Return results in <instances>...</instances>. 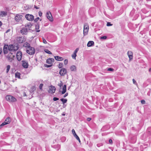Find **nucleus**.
Listing matches in <instances>:
<instances>
[{
  "label": "nucleus",
  "instance_id": "f257e3e1",
  "mask_svg": "<svg viewBox=\"0 0 151 151\" xmlns=\"http://www.w3.org/2000/svg\"><path fill=\"white\" fill-rule=\"evenodd\" d=\"M32 25L30 23L26 24L25 27L20 30V32L22 35H27L28 31L30 30Z\"/></svg>",
  "mask_w": 151,
  "mask_h": 151
},
{
  "label": "nucleus",
  "instance_id": "f03ea898",
  "mask_svg": "<svg viewBox=\"0 0 151 151\" xmlns=\"http://www.w3.org/2000/svg\"><path fill=\"white\" fill-rule=\"evenodd\" d=\"M6 99L8 101L12 102H15L17 101L15 97L10 95L6 96Z\"/></svg>",
  "mask_w": 151,
  "mask_h": 151
},
{
  "label": "nucleus",
  "instance_id": "7ed1b4c3",
  "mask_svg": "<svg viewBox=\"0 0 151 151\" xmlns=\"http://www.w3.org/2000/svg\"><path fill=\"white\" fill-rule=\"evenodd\" d=\"M26 52L29 55H33L35 53V49L34 47L30 46L26 50Z\"/></svg>",
  "mask_w": 151,
  "mask_h": 151
},
{
  "label": "nucleus",
  "instance_id": "20e7f679",
  "mask_svg": "<svg viewBox=\"0 0 151 151\" xmlns=\"http://www.w3.org/2000/svg\"><path fill=\"white\" fill-rule=\"evenodd\" d=\"M6 58L7 59L8 61L10 62H12L13 60H14V58L15 57L14 55H13L12 53L11 52H9L7 55L6 56Z\"/></svg>",
  "mask_w": 151,
  "mask_h": 151
},
{
  "label": "nucleus",
  "instance_id": "39448f33",
  "mask_svg": "<svg viewBox=\"0 0 151 151\" xmlns=\"http://www.w3.org/2000/svg\"><path fill=\"white\" fill-rule=\"evenodd\" d=\"M89 29L88 24H85L84 25V29L83 34L84 35H86L88 34Z\"/></svg>",
  "mask_w": 151,
  "mask_h": 151
},
{
  "label": "nucleus",
  "instance_id": "423d86ee",
  "mask_svg": "<svg viewBox=\"0 0 151 151\" xmlns=\"http://www.w3.org/2000/svg\"><path fill=\"white\" fill-rule=\"evenodd\" d=\"M18 47L17 46H14L13 45H10L8 46V50L10 51H15L17 50Z\"/></svg>",
  "mask_w": 151,
  "mask_h": 151
},
{
  "label": "nucleus",
  "instance_id": "0eeeda50",
  "mask_svg": "<svg viewBox=\"0 0 151 151\" xmlns=\"http://www.w3.org/2000/svg\"><path fill=\"white\" fill-rule=\"evenodd\" d=\"M22 15L17 14L15 17V20L17 22H21L22 21Z\"/></svg>",
  "mask_w": 151,
  "mask_h": 151
},
{
  "label": "nucleus",
  "instance_id": "6e6552de",
  "mask_svg": "<svg viewBox=\"0 0 151 151\" xmlns=\"http://www.w3.org/2000/svg\"><path fill=\"white\" fill-rule=\"evenodd\" d=\"M22 56V52L20 51H18L17 53L16 57L18 61H20L21 60Z\"/></svg>",
  "mask_w": 151,
  "mask_h": 151
},
{
  "label": "nucleus",
  "instance_id": "1a4fd4ad",
  "mask_svg": "<svg viewBox=\"0 0 151 151\" xmlns=\"http://www.w3.org/2000/svg\"><path fill=\"white\" fill-rule=\"evenodd\" d=\"M25 18L29 21H32L34 19V16L32 15L27 14L26 15Z\"/></svg>",
  "mask_w": 151,
  "mask_h": 151
},
{
  "label": "nucleus",
  "instance_id": "9d476101",
  "mask_svg": "<svg viewBox=\"0 0 151 151\" xmlns=\"http://www.w3.org/2000/svg\"><path fill=\"white\" fill-rule=\"evenodd\" d=\"M67 72L66 69L65 68H63L60 70L59 74L61 76H64Z\"/></svg>",
  "mask_w": 151,
  "mask_h": 151
},
{
  "label": "nucleus",
  "instance_id": "9b49d317",
  "mask_svg": "<svg viewBox=\"0 0 151 151\" xmlns=\"http://www.w3.org/2000/svg\"><path fill=\"white\" fill-rule=\"evenodd\" d=\"M46 17L50 21L52 22L53 21V19L50 12H47V13Z\"/></svg>",
  "mask_w": 151,
  "mask_h": 151
},
{
  "label": "nucleus",
  "instance_id": "f8f14e48",
  "mask_svg": "<svg viewBox=\"0 0 151 151\" xmlns=\"http://www.w3.org/2000/svg\"><path fill=\"white\" fill-rule=\"evenodd\" d=\"M56 88L54 86H51L50 87L48 92L49 93H53L55 92Z\"/></svg>",
  "mask_w": 151,
  "mask_h": 151
},
{
  "label": "nucleus",
  "instance_id": "ddd939ff",
  "mask_svg": "<svg viewBox=\"0 0 151 151\" xmlns=\"http://www.w3.org/2000/svg\"><path fill=\"white\" fill-rule=\"evenodd\" d=\"M127 54L129 59L130 60H132L133 58V52L131 51H128Z\"/></svg>",
  "mask_w": 151,
  "mask_h": 151
},
{
  "label": "nucleus",
  "instance_id": "4468645a",
  "mask_svg": "<svg viewBox=\"0 0 151 151\" xmlns=\"http://www.w3.org/2000/svg\"><path fill=\"white\" fill-rule=\"evenodd\" d=\"M18 43H22L24 42V39L22 37H17L16 39Z\"/></svg>",
  "mask_w": 151,
  "mask_h": 151
},
{
  "label": "nucleus",
  "instance_id": "2eb2a0df",
  "mask_svg": "<svg viewBox=\"0 0 151 151\" xmlns=\"http://www.w3.org/2000/svg\"><path fill=\"white\" fill-rule=\"evenodd\" d=\"M3 52L4 54H7L8 53V45H5L3 47Z\"/></svg>",
  "mask_w": 151,
  "mask_h": 151
},
{
  "label": "nucleus",
  "instance_id": "dca6fc26",
  "mask_svg": "<svg viewBox=\"0 0 151 151\" xmlns=\"http://www.w3.org/2000/svg\"><path fill=\"white\" fill-rule=\"evenodd\" d=\"M22 66L24 68H27L28 66V63L24 61H22Z\"/></svg>",
  "mask_w": 151,
  "mask_h": 151
},
{
  "label": "nucleus",
  "instance_id": "f3484780",
  "mask_svg": "<svg viewBox=\"0 0 151 151\" xmlns=\"http://www.w3.org/2000/svg\"><path fill=\"white\" fill-rule=\"evenodd\" d=\"M54 60L53 58H49L47 59L46 60V63L48 64H52L53 63Z\"/></svg>",
  "mask_w": 151,
  "mask_h": 151
},
{
  "label": "nucleus",
  "instance_id": "a211bd4d",
  "mask_svg": "<svg viewBox=\"0 0 151 151\" xmlns=\"http://www.w3.org/2000/svg\"><path fill=\"white\" fill-rule=\"evenodd\" d=\"M58 61H60L63 60V58L61 57L56 56L54 57Z\"/></svg>",
  "mask_w": 151,
  "mask_h": 151
},
{
  "label": "nucleus",
  "instance_id": "6ab92c4d",
  "mask_svg": "<svg viewBox=\"0 0 151 151\" xmlns=\"http://www.w3.org/2000/svg\"><path fill=\"white\" fill-rule=\"evenodd\" d=\"M7 12L4 11H1L0 14V16L2 17L5 16L7 15Z\"/></svg>",
  "mask_w": 151,
  "mask_h": 151
},
{
  "label": "nucleus",
  "instance_id": "aec40b11",
  "mask_svg": "<svg viewBox=\"0 0 151 151\" xmlns=\"http://www.w3.org/2000/svg\"><path fill=\"white\" fill-rule=\"evenodd\" d=\"M94 42L93 41H90L88 42L87 44V46L88 47H90L94 45Z\"/></svg>",
  "mask_w": 151,
  "mask_h": 151
},
{
  "label": "nucleus",
  "instance_id": "412c9836",
  "mask_svg": "<svg viewBox=\"0 0 151 151\" xmlns=\"http://www.w3.org/2000/svg\"><path fill=\"white\" fill-rule=\"evenodd\" d=\"M66 91V86L65 85H64L63 87V91H62V93L63 94L65 93Z\"/></svg>",
  "mask_w": 151,
  "mask_h": 151
},
{
  "label": "nucleus",
  "instance_id": "4be33fe9",
  "mask_svg": "<svg viewBox=\"0 0 151 151\" xmlns=\"http://www.w3.org/2000/svg\"><path fill=\"white\" fill-rule=\"evenodd\" d=\"M70 69L72 71H75L76 70V67L74 65H73L70 67Z\"/></svg>",
  "mask_w": 151,
  "mask_h": 151
},
{
  "label": "nucleus",
  "instance_id": "5701e85b",
  "mask_svg": "<svg viewBox=\"0 0 151 151\" xmlns=\"http://www.w3.org/2000/svg\"><path fill=\"white\" fill-rule=\"evenodd\" d=\"M23 46L24 47L26 48L27 49L30 47V45L27 42L25 43Z\"/></svg>",
  "mask_w": 151,
  "mask_h": 151
},
{
  "label": "nucleus",
  "instance_id": "b1692460",
  "mask_svg": "<svg viewBox=\"0 0 151 151\" xmlns=\"http://www.w3.org/2000/svg\"><path fill=\"white\" fill-rule=\"evenodd\" d=\"M60 100L62 102V103L63 104L66 103L67 101V100L66 99L63 98L60 99Z\"/></svg>",
  "mask_w": 151,
  "mask_h": 151
},
{
  "label": "nucleus",
  "instance_id": "393cba45",
  "mask_svg": "<svg viewBox=\"0 0 151 151\" xmlns=\"http://www.w3.org/2000/svg\"><path fill=\"white\" fill-rule=\"evenodd\" d=\"M20 73L18 72H17L15 74V77L16 78H20Z\"/></svg>",
  "mask_w": 151,
  "mask_h": 151
},
{
  "label": "nucleus",
  "instance_id": "a878e982",
  "mask_svg": "<svg viewBox=\"0 0 151 151\" xmlns=\"http://www.w3.org/2000/svg\"><path fill=\"white\" fill-rule=\"evenodd\" d=\"M5 122H6V123H8V124H9L11 122V119L10 117H8L6 119Z\"/></svg>",
  "mask_w": 151,
  "mask_h": 151
},
{
  "label": "nucleus",
  "instance_id": "bb28decb",
  "mask_svg": "<svg viewBox=\"0 0 151 151\" xmlns=\"http://www.w3.org/2000/svg\"><path fill=\"white\" fill-rule=\"evenodd\" d=\"M11 66L9 65H8L6 66V73H8L10 69Z\"/></svg>",
  "mask_w": 151,
  "mask_h": 151
},
{
  "label": "nucleus",
  "instance_id": "cd10ccee",
  "mask_svg": "<svg viewBox=\"0 0 151 151\" xmlns=\"http://www.w3.org/2000/svg\"><path fill=\"white\" fill-rule=\"evenodd\" d=\"M39 25H37L35 27L36 30L37 32H39L40 30H39Z\"/></svg>",
  "mask_w": 151,
  "mask_h": 151
},
{
  "label": "nucleus",
  "instance_id": "c85d7f7f",
  "mask_svg": "<svg viewBox=\"0 0 151 151\" xmlns=\"http://www.w3.org/2000/svg\"><path fill=\"white\" fill-rule=\"evenodd\" d=\"M7 124H8V123H6V122L5 121L3 123H2L0 125V129H1L3 126H4V125Z\"/></svg>",
  "mask_w": 151,
  "mask_h": 151
},
{
  "label": "nucleus",
  "instance_id": "c756f323",
  "mask_svg": "<svg viewBox=\"0 0 151 151\" xmlns=\"http://www.w3.org/2000/svg\"><path fill=\"white\" fill-rule=\"evenodd\" d=\"M44 51L47 54H52V52L48 49H45L44 50Z\"/></svg>",
  "mask_w": 151,
  "mask_h": 151
},
{
  "label": "nucleus",
  "instance_id": "7c9ffc66",
  "mask_svg": "<svg viewBox=\"0 0 151 151\" xmlns=\"http://www.w3.org/2000/svg\"><path fill=\"white\" fill-rule=\"evenodd\" d=\"M76 54L73 52V54L72 55V57L73 59H76Z\"/></svg>",
  "mask_w": 151,
  "mask_h": 151
},
{
  "label": "nucleus",
  "instance_id": "2f4dec72",
  "mask_svg": "<svg viewBox=\"0 0 151 151\" xmlns=\"http://www.w3.org/2000/svg\"><path fill=\"white\" fill-rule=\"evenodd\" d=\"M74 137L76 138V139L78 140V141L80 142H81L80 140L79 137L76 134V135Z\"/></svg>",
  "mask_w": 151,
  "mask_h": 151
},
{
  "label": "nucleus",
  "instance_id": "473e14b6",
  "mask_svg": "<svg viewBox=\"0 0 151 151\" xmlns=\"http://www.w3.org/2000/svg\"><path fill=\"white\" fill-rule=\"evenodd\" d=\"M63 66V64L62 63H60L58 65V68H62Z\"/></svg>",
  "mask_w": 151,
  "mask_h": 151
},
{
  "label": "nucleus",
  "instance_id": "72a5a7b5",
  "mask_svg": "<svg viewBox=\"0 0 151 151\" xmlns=\"http://www.w3.org/2000/svg\"><path fill=\"white\" fill-rule=\"evenodd\" d=\"M63 85V83L62 81H60V83H59L58 84V86H59L60 87H61Z\"/></svg>",
  "mask_w": 151,
  "mask_h": 151
},
{
  "label": "nucleus",
  "instance_id": "f704fd0d",
  "mask_svg": "<svg viewBox=\"0 0 151 151\" xmlns=\"http://www.w3.org/2000/svg\"><path fill=\"white\" fill-rule=\"evenodd\" d=\"M72 132L74 136H75L76 135L75 132V131L74 129H72Z\"/></svg>",
  "mask_w": 151,
  "mask_h": 151
},
{
  "label": "nucleus",
  "instance_id": "c9c22d12",
  "mask_svg": "<svg viewBox=\"0 0 151 151\" xmlns=\"http://www.w3.org/2000/svg\"><path fill=\"white\" fill-rule=\"evenodd\" d=\"M64 64L65 65H67L68 63V60L67 59H65L64 61Z\"/></svg>",
  "mask_w": 151,
  "mask_h": 151
},
{
  "label": "nucleus",
  "instance_id": "e433bc0d",
  "mask_svg": "<svg viewBox=\"0 0 151 151\" xmlns=\"http://www.w3.org/2000/svg\"><path fill=\"white\" fill-rule=\"evenodd\" d=\"M43 84L42 83L40 84L39 86V88L41 90H42V87L43 86Z\"/></svg>",
  "mask_w": 151,
  "mask_h": 151
},
{
  "label": "nucleus",
  "instance_id": "4c0bfd02",
  "mask_svg": "<svg viewBox=\"0 0 151 151\" xmlns=\"http://www.w3.org/2000/svg\"><path fill=\"white\" fill-rule=\"evenodd\" d=\"M108 71H113L114 70V69L111 68H109L107 69Z\"/></svg>",
  "mask_w": 151,
  "mask_h": 151
},
{
  "label": "nucleus",
  "instance_id": "58836bf2",
  "mask_svg": "<svg viewBox=\"0 0 151 151\" xmlns=\"http://www.w3.org/2000/svg\"><path fill=\"white\" fill-rule=\"evenodd\" d=\"M112 25V24H111L110 22H108L107 23L106 26H111Z\"/></svg>",
  "mask_w": 151,
  "mask_h": 151
},
{
  "label": "nucleus",
  "instance_id": "ea45409f",
  "mask_svg": "<svg viewBox=\"0 0 151 151\" xmlns=\"http://www.w3.org/2000/svg\"><path fill=\"white\" fill-rule=\"evenodd\" d=\"M132 81H133V83L134 84L136 85L137 84L136 81L134 79H132Z\"/></svg>",
  "mask_w": 151,
  "mask_h": 151
},
{
  "label": "nucleus",
  "instance_id": "a19ab883",
  "mask_svg": "<svg viewBox=\"0 0 151 151\" xmlns=\"http://www.w3.org/2000/svg\"><path fill=\"white\" fill-rule=\"evenodd\" d=\"M79 50V48H77L75 50L74 52V53H76V54L78 52V51Z\"/></svg>",
  "mask_w": 151,
  "mask_h": 151
},
{
  "label": "nucleus",
  "instance_id": "79ce46f5",
  "mask_svg": "<svg viewBox=\"0 0 151 151\" xmlns=\"http://www.w3.org/2000/svg\"><path fill=\"white\" fill-rule=\"evenodd\" d=\"M59 99L58 98H57V97H54L53 98V100L54 101H56L57 100H58Z\"/></svg>",
  "mask_w": 151,
  "mask_h": 151
},
{
  "label": "nucleus",
  "instance_id": "37998d69",
  "mask_svg": "<svg viewBox=\"0 0 151 151\" xmlns=\"http://www.w3.org/2000/svg\"><path fill=\"white\" fill-rule=\"evenodd\" d=\"M107 38V37L106 36H103L101 37V39H106Z\"/></svg>",
  "mask_w": 151,
  "mask_h": 151
},
{
  "label": "nucleus",
  "instance_id": "c03bdc74",
  "mask_svg": "<svg viewBox=\"0 0 151 151\" xmlns=\"http://www.w3.org/2000/svg\"><path fill=\"white\" fill-rule=\"evenodd\" d=\"M40 19V18L39 17H38L37 18H36L35 19H34L35 22H37V21Z\"/></svg>",
  "mask_w": 151,
  "mask_h": 151
},
{
  "label": "nucleus",
  "instance_id": "a18cd8bd",
  "mask_svg": "<svg viewBox=\"0 0 151 151\" xmlns=\"http://www.w3.org/2000/svg\"><path fill=\"white\" fill-rule=\"evenodd\" d=\"M42 40H43V43H44L45 44H46L47 43V42L45 39L43 38Z\"/></svg>",
  "mask_w": 151,
  "mask_h": 151
},
{
  "label": "nucleus",
  "instance_id": "49530a36",
  "mask_svg": "<svg viewBox=\"0 0 151 151\" xmlns=\"http://www.w3.org/2000/svg\"><path fill=\"white\" fill-rule=\"evenodd\" d=\"M39 16L40 17H41L42 16V13L40 11L39 12Z\"/></svg>",
  "mask_w": 151,
  "mask_h": 151
},
{
  "label": "nucleus",
  "instance_id": "de8ad7c7",
  "mask_svg": "<svg viewBox=\"0 0 151 151\" xmlns=\"http://www.w3.org/2000/svg\"><path fill=\"white\" fill-rule=\"evenodd\" d=\"M109 142L110 144H112V140L111 139H110L109 140Z\"/></svg>",
  "mask_w": 151,
  "mask_h": 151
},
{
  "label": "nucleus",
  "instance_id": "09e8293b",
  "mask_svg": "<svg viewBox=\"0 0 151 151\" xmlns=\"http://www.w3.org/2000/svg\"><path fill=\"white\" fill-rule=\"evenodd\" d=\"M141 102L142 104H145V101L144 100H141Z\"/></svg>",
  "mask_w": 151,
  "mask_h": 151
},
{
  "label": "nucleus",
  "instance_id": "8fccbe9b",
  "mask_svg": "<svg viewBox=\"0 0 151 151\" xmlns=\"http://www.w3.org/2000/svg\"><path fill=\"white\" fill-rule=\"evenodd\" d=\"M91 119L90 118H88L87 119V120L88 121H90L91 120Z\"/></svg>",
  "mask_w": 151,
  "mask_h": 151
},
{
  "label": "nucleus",
  "instance_id": "3c124183",
  "mask_svg": "<svg viewBox=\"0 0 151 151\" xmlns=\"http://www.w3.org/2000/svg\"><path fill=\"white\" fill-rule=\"evenodd\" d=\"M51 66V65H45V67H48V68L50 67Z\"/></svg>",
  "mask_w": 151,
  "mask_h": 151
},
{
  "label": "nucleus",
  "instance_id": "603ef678",
  "mask_svg": "<svg viewBox=\"0 0 151 151\" xmlns=\"http://www.w3.org/2000/svg\"><path fill=\"white\" fill-rule=\"evenodd\" d=\"M68 93H66L65 95H64V97H66L67 96H68Z\"/></svg>",
  "mask_w": 151,
  "mask_h": 151
},
{
  "label": "nucleus",
  "instance_id": "864d4df0",
  "mask_svg": "<svg viewBox=\"0 0 151 151\" xmlns=\"http://www.w3.org/2000/svg\"><path fill=\"white\" fill-rule=\"evenodd\" d=\"M23 96H27V95H26V93L25 92H23Z\"/></svg>",
  "mask_w": 151,
  "mask_h": 151
},
{
  "label": "nucleus",
  "instance_id": "5fc2aeb1",
  "mask_svg": "<svg viewBox=\"0 0 151 151\" xmlns=\"http://www.w3.org/2000/svg\"><path fill=\"white\" fill-rule=\"evenodd\" d=\"M2 52V50L1 48H0V54H1Z\"/></svg>",
  "mask_w": 151,
  "mask_h": 151
},
{
  "label": "nucleus",
  "instance_id": "6e6d98bb",
  "mask_svg": "<svg viewBox=\"0 0 151 151\" xmlns=\"http://www.w3.org/2000/svg\"><path fill=\"white\" fill-rule=\"evenodd\" d=\"M34 7H35V8H36L37 9H39V7H38L37 6H35H35Z\"/></svg>",
  "mask_w": 151,
  "mask_h": 151
},
{
  "label": "nucleus",
  "instance_id": "4d7b16f0",
  "mask_svg": "<svg viewBox=\"0 0 151 151\" xmlns=\"http://www.w3.org/2000/svg\"><path fill=\"white\" fill-rule=\"evenodd\" d=\"M10 31V29H8L6 31V33H7L8 32H9Z\"/></svg>",
  "mask_w": 151,
  "mask_h": 151
},
{
  "label": "nucleus",
  "instance_id": "13d9d810",
  "mask_svg": "<svg viewBox=\"0 0 151 151\" xmlns=\"http://www.w3.org/2000/svg\"><path fill=\"white\" fill-rule=\"evenodd\" d=\"M149 71L151 73V68L149 69Z\"/></svg>",
  "mask_w": 151,
  "mask_h": 151
},
{
  "label": "nucleus",
  "instance_id": "bf43d9fd",
  "mask_svg": "<svg viewBox=\"0 0 151 151\" xmlns=\"http://www.w3.org/2000/svg\"><path fill=\"white\" fill-rule=\"evenodd\" d=\"M62 114V115H63V116H64L65 115V114H64V113Z\"/></svg>",
  "mask_w": 151,
  "mask_h": 151
},
{
  "label": "nucleus",
  "instance_id": "052dcab7",
  "mask_svg": "<svg viewBox=\"0 0 151 151\" xmlns=\"http://www.w3.org/2000/svg\"><path fill=\"white\" fill-rule=\"evenodd\" d=\"M66 106V105H63V108H65Z\"/></svg>",
  "mask_w": 151,
  "mask_h": 151
},
{
  "label": "nucleus",
  "instance_id": "680f3d73",
  "mask_svg": "<svg viewBox=\"0 0 151 151\" xmlns=\"http://www.w3.org/2000/svg\"><path fill=\"white\" fill-rule=\"evenodd\" d=\"M97 147H99V144H97Z\"/></svg>",
  "mask_w": 151,
  "mask_h": 151
}]
</instances>
